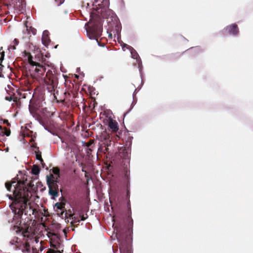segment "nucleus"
<instances>
[{"mask_svg":"<svg viewBox=\"0 0 253 253\" xmlns=\"http://www.w3.org/2000/svg\"><path fill=\"white\" fill-rule=\"evenodd\" d=\"M46 253H56L54 251H48Z\"/></svg>","mask_w":253,"mask_h":253,"instance_id":"nucleus-23","label":"nucleus"},{"mask_svg":"<svg viewBox=\"0 0 253 253\" xmlns=\"http://www.w3.org/2000/svg\"><path fill=\"white\" fill-rule=\"evenodd\" d=\"M2 130H4V129H3L2 126H0V131Z\"/></svg>","mask_w":253,"mask_h":253,"instance_id":"nucleus-28","label":"nucleus"},{"mask_svg":"<svg viewBox=\"0 0 253 253\" xmlns=\"http://www.w3.org/2000/svg\"><path fill=\"white\" fill-rule=\"evenodd\" d=\"M0 136H4V130L0 131ZM0 140H1V139L0 138Z\"/></svg>","mask_w":253,"mask_h":253,"instance_id":"nucleus-22","label":"nucleus"},{"mask_svg":"<svg viewBox=\"0 0 253 253\" xmlns=\"http://www.w3.org/2000/svg\"><path fill=\"white\" fill-rule=\"evenodd\" d=\"M55 207H56L57 209L62 210L64 208L63 205L61 203H57L55 205Z\"/></svg>","mask_w":253,"mask_h":253,"instance_id":"nucleus-15","label":"nucleus"},{"mask_svg":"<svg viewBox=\"0 0 253 253\" xmlns=\"http://www.w3.org/2000/svg\"><path fill=\"white\" fill-rule=\"evenodd\" d=\"M36 71H37V72H39V70H38V69H36Z\"/></svg>","mask_w":253,"mask_h":253,"instance_id":"nucleus-36","label":"nucleus"},{"mask_svg":"<svg viewBox=\"0 0 253 253\" xmlns=\"http://www.w3.org/2000/svg\"><path fill=\"white\" fill-rule=\"evenodd\" d=\"M10 130L6 128H4V136L6 135L7 136H8L10 134Z\"/></svg>","mask_w":253,"mask_h":253,"instance_id":"nucleus-16","label":"nucleus"},{"mask_svg":"<svg viewBox=\"0 0 253 253\" xmlns=\"http://www.w3.org/2000/svg\"><path fill=\"white\" fill-rule=\"evenodd\" d=\"M40 172V169L38 166L34 165L32 169V173L34 175H38Z\"/></svg>","mask_w":253,"mask_h":253,"instance_id":"nucleus-9","label":"nucleus"},{"mask_svg":"<svg viewBox=\"0 0 253 253\" xmlns=\"http://www.w3.org/2000/svg\"><path fill=\"white\" fill-rule=\"evenodd\" d=\"M121 253H131V252L127 250L122 253V251H121Z\"/></svg>","mask_w":253,"mask_h":253,"instance_id":"nucleus-24","label":"nucleus"},{"mask_svg":"<svg viewBox=\"0 0 253 253\" xmlns=\"http://www.w3.org/2000/svg\"><path fill=\"white\" fill-rule=\"evenodd\" d=\"M66 217L67 216V212L65 213Z\"/></svg>","mask_w":253,"mask_h":253,"instance_id":"nucleus-38","label":"nucleus"},{"mask_svg":"<svg viewBox=\"0 0 253 253\" xmlns=\"http://www.w3.org/2000/svg\"><path fill=\"white\" fill-rule=\"evenodd\" d=\"M48 34V32L47 31H44L42 33V43L45 46H46V45H47L50 42Z\"/></svg>","mask_w":253,"mask_h":253,"instance_id":"nucleus-6","label":"nucleus"},{"mask_svg":"<svg viewBox=\"0 0 253 253\" xmlns=\"http://www.w3.org/2000/svg\"><path fill=\"white\" fill-rule=\"evenodd\" d=\"M49 194L52 196L53 197H57L58 192L56 190L49 188Z\"/></svg>","mask_w":253,"mask_h":253,"instance_id":"nucleus-12","label":"nucleus"},{"mask_svg":"<svg viewBox=\"0 0 253 253\" xmlns=\"http://www.w3.org/2000/svg\"><path fill=\"white\" fill-rule=\"evenodd\" d=\"M13 42H14V45H17L18 44V41L16 39L14 40Z\"/></svg>","mask_w":253,"mask_h":253,"instance_id":"nucleus-20","label":"nucleus"},{"mask_svg":"<svg viewBox=\"0 0 253 253\" xmlns=\"http://www.w3.org/2000/svg\"><path fill=\"white\" fill-rule=\"evenodd\" d=\"M52 172L56 175V179H57L59 177L60 170L57 168H53L52 169Z\"/></svg>","mask_w":253,"mask_h":253,"instance_id":"nucleus-11","label":"nucleus"},{"mask_svg":"<svg viewBox=\"0 0 253 253\" xmlns=\"http://www.w3.org/2000/svg\"><path fill=\"white\" fill-rule=\"evenodd\" d=\"M30 63H31V65H36V64H34V63H33V61L31 62H30Z\"/></svg>","mask_w":253,"mask_h":253,"instance_id":"nucleus-31","label":"nucleus"},{"mask_svg":"<svg viewBox=\"0 0 253 253\" xmlns=\"http://www.w3.org/2000/svg\"><path fill=\"white\" fill-rule=\"evenodd\" d=\"M223 31L227 32L230 36H236L238 34L239 30L236 24H232L225 27Z\"/></svg>","mask_w":253,"mask_h":253,"instance_id":"nucleus-3","label":"nucleus"},{"mask_svg":"<svg viewBox=\"0 0 253 253\" xmlns=\"http://www.w3.org/2000/svg\"><path fill=\"white\" fill-rule=\"evenodd\" d=\"M11 243L12 244V245H14V243L12 242H11Z\"/></svg>","mask_w":253,"mask_h":253,"instance_id":"nucleus-37","label":"nucleus"},{"mask_svg":"<svg viewBox=\"0 0 253 253\" xmlns=\"http://www.w3.org/2000/svg\"><path fill=\"white\" fill-rule=\"evenodd\" d=\"M2 47L0 48V50L1 49Z\"/></svg>","mask_w":253,"mask_h":253,"instance_id":"nucleus-40","label":"nucleus"},{"mask_svg":"<svg viewBox=\"0 0 253 253\" xmlns=\"http://www.w3.org/2000/svg\"><path fill=\"white\" fill-rule=\"evenodd\" d=\"M4 52H0V70H2L3 66L1 65V63L4 59Z\"/></svg>","mask_w":253,"mask_h":253,"instance_id":"nucleus-14","label":"nucleus"},{"mask_svg":"<svg viewBox=\"0 0 253 253\" xmlns=\"http://www.w3.org/2000/svg\"><path fill=\"white\" fill-rule=\"evenodd\" d=\"M34 210L33 209H32V213H33V214L34 213Z\"/></svg>","mask_w":253,"mask_h":253,"instance_id":"nucleus-35","label":"nucleus"},{"mask_svg":"<svg viewBox=\"0 0 253 253\" xmlns=\"http://www.w3.org/2000/svg\"><path fill=\"white\" fill-rule=\"evenodd\" d=\"M36 158L37 160L40 161L41 162L43 161L42 158L41 153L36 154Z\"/></svg>","mask_w":253,"mask_h":253,"instance_id":"nucleus-17","label":"nucleus"},{"mask_svg":"<svg viewBox=\"0 0 253 253\" xmlns=\"http://www.w3.org/2000/svg\"><path fill=\"white\" fill-rule=\"evenodd\" d=\"M44 129H45V130H46L48 131V132H49L50 133H51L52 135H55V134L54 133L52 132H51L50 130H49L47 127H44Z\"/></svg>","mask_w":253,"mask_h":253,"instance_id":"nucleus-19","label":"nucleus"},{"mask_svg":"<svg viewBox=\"0 0 253 253\" xmlns=\"http://www.w3.org/2000/svg\"><path fill=\"white\" fill-rule=\"evenodd\" d=\"M129 46L128 45L126 44V43H123L122 44V48L123 51H125L126 49H127V46Z\"/></svg>","mask_w":253,"mask_h":253,"instance_id":"nucleus-18","label":"nucleus"},{"mask_svg":"<svg viewBox=\"0 0 253 253\" xmlns=\"http://www.w3.org/2000/svg\"><path fill=\"white\" fill-rule=\"evenodd\" d=\"M75 77H76V78H77V79H78V78H79V76H78V75H75Z\"/></svg>","mask_w":253,"mask_h":253,"instance_id":"nucleus-33","label":"nucleus"},{"mask_svg":"<svg viewBox=\"0 0 253 253\" xmlns=\"http://www.w3.org/2000/svg\"><path fill=\"white\" fill-rule=\"evenodd\" d=\"M15 45H14L12 46V48H13V49H16Z\"/></svg>","mask_w":253,"mask_h":253,"instance_id":"nucleus-30","label":"nucleus"},{"mask_svg":"<svg viewBox=\"0 0 253 253\" xmlns=\"http://www.w3.org/2000/svg\"><path fill=\"white\" fill-rule=\"evenodd\" d=\"M108 125L110 128L113 131L116 132L118 130V125L116 121L113 120L112 119H110Z\"/></svg>","mask_w":253,"mask_h":253,"instance_id":"nucleus-5","label":"nucleus"},{"mask_svg":"<svg viewBox=\"0 0 253 253\" xmlns=\"http://www.w3.org/2000/svg\"><path fill=\"white\" fill-rule=\"evenodd\" d=\"M4 124H7L8 125H9L7 120H1Z\"/></svg>","mask_w":253,"mask_h":253,"instance_id":"nucleus-21","label":"nucleus"},{"mask_svg":"<svg viewBox=\"0 0 253 253\" xmlns=\"http://www.w3.org/2000/svg\"><path fill=\"white\" fill-rule=\"evenodd\" d=\"M88 24H91V26L89 27V30L85 29V31L89 39L93 40L100 37L102 32V26L101 23L90 20Z\"/></svg>","mask_w":253,"mask_h":253,"instance_id":"nucleus-2","label":"nucleus"},{"mask_svg":"<svg viewBox=\"0 0 253 253\" xmlns=\"http://www.w3.org/2000/svg\"><path fill=\"white\" fill-rule=\"evenodd\" d=\"M94 2L97 3L98 5L101 6L104 5V3H105V4L107 3V0H93Z\"/></svg>","mask_w":253,"mask_h":253,"instance_id":"nucleus-13","label":"nucleus"},{"mask_svg":"<svg viewBox=\"0 0 253 253\" xmlns=\"http://www.w3.org/2000/svg\"><path fill=\"white\" fill-rule=\"evenodd\" d=\"M24 181H19L16 182L13 181L12 183L6 182L5 187L8 191L12 192V195H7L9 199L19 203H22L26 205L27 200L25 197L26 188L22 187V185L24 184Z\"/></svg>","mask_w":253,"mask_h":253,"instance_id":"nucleus-1","label":"nucleus"},{"mask_svg":"<svg viewBox=\"0 0 253 253\" xmlns=\"http://www.w3.org/2000/svg\"><path fill=\"white\" fill-rule=\"evenodd\" d=\"M65 0H51V3L54 6H59L64 3Z\"/></svg>","mask_w":253,"mask_h":253,"instance_id":"nucleus-10","label":"nucleus"},{"mask_svg":"<svg viewBox=\"0 0 253 253\" xmlns=\"http://www.w3.org/2000/svg\"><path fill=\"white\" fill-rule=\"evenodd\" d=\"M109 37H110V38H112V34H109L108 35Z\"/></svg>","mask_w":253,"mask_h":253,"instance_id":"nucleus-32","label":"nucleus"},{"mask_svg":"<svg viewBox=\"0 0 253 253\" xmlns=\"http://www.w3.org/2000/svg\"><path fill=\"white\" fill-rule=\"evenodd\" d=\"M63 212H61V215H63Z\"/></svg>","mask_w":253,"mask_h":253,"instance_id":"nucleus-39","label":"nucleus"},{"mask_svg":"<svg viewBox=\"0 0 253 253\" xmlns=\"http://www.w3.org/2000/svg\"><path fill=\"white\" fill-rule=\"evenodd\" d=\"M20 249L24 253H29L30 251V247L28 243L23 245L21 246Z\"/></svg>","mask_w":253,"mask_h":253,"instance_id":"nucleus-8","label":"nucleus"},{"mask_svg":"<svg viewBox=\"0 0 253 253\" xmlns=\"http://www.w3.org/2000/svg\"><path fill=\"white\" fill-rule=\"evenodd\" d=\"M85 219V217H84V216H83V217H82V220H84Z\"/></svg>","mask_w":253,"mask_h":253,"instance_id":"nucleus-29","label":"nucleus"},{"mask_svg":"<svg viewBox=\"0 0 253 253\" xmlns=\"http://www.w3.org/2000/svg\"><path fill=\"white\" fill-rule=\"evenodd\" d=\"M94 39L96 40V42H97L98 45L100 46L101 45L100 44L99 42H98L97 38H95Z\"/></svg>","mask_w":253,"mask_h":253,"instance_id":"nucleus-27","label":"nucleus"},{"mask_svg":"<svg viewBox=\"0 0 253 253\" xmlns=\"http://www.w3.org/2000/svg\"><path fill=\"white\" fill-rule=\"evenodd\" d=\"M51 177L54 178L53 175L50 176L47 175L46 176V183L48 188H50L57 191L59 188V186L57 183V179H51L50 178Z\"/></svg>","mask_w":253,"mask_h":253,"instance_id":"nucleus-4","label":"nucleus"},{"mask_svg":"<svg viewBox=\"0 0 253 253\" xmlns=\"http://www.w3.org/2000/svg\"><path fill=\"white\" fill-rule=\"evenodd\" d=\"M73 216H74V215H73V214H70L69 215V217H70V218L71 219H73Z\"/></svg>","mask_w":253,"mask_h":253,"instance_id":"nucleus-25","label":"nucleus"},{"mask_svg":"<svg viewBox=\"0 0 253 253\" xmlns=\"http://www.w3.org/2000/svg\"><path fill=\"white\" fill-rule=\"evenodd\" d=\"M6 99L9 101H11L12 100V97H9V98H7V97H6Z\"/></svg>","mask_w":253,"mask_h":253,"instance_id":"nucleus-26","label":"nucleus"},{"mask_svg":"<svg viewBox=\"0 0 253 253\" xmlns=\"http://www.w3.org/2000/svg\"><path fill=\"white\" fill-rule=\"evenodd\" d=\"M8 148H6V149H5V151H6V152H7V151H8Z\"/></svg>","mask_w":253,"mask_h":253,"instance_id":"nucleus-34","label":"nucleus"},{"mask_svg":"<svg viewBox=\"0 0 253 253\" xmlns=\"http://www.w3.org/2000/svg\"><path fill=\"white\" fill-rule=\"evenodd\" d=\"M2 77V76H1V75H0V77Z\"/></svg>","mask_w":253,"mask_h":253,"instance_id":"nucleus-41","label":"nucleus"},{"mask_svg":"<svg viewBox=\"0 0 253 253\" xmlns=\"http://www.w3.org/2000/svg\"><path fill=\"white\" fill-rule=\"evenodd\" d=\"M127 49H128L129 51L131 54V58L135 59L136 61H138V54L136 51L131 46H127Z\"/></svg>","mask_w":253,"mask_h":253,"instance_id":"nucleus-7","label":"nucleus"}]
</instances>
